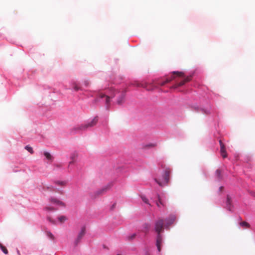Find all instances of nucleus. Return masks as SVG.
I'll return each instance as SVG.
<instances>
[{
  "mask_svg": "<svg viewBox=\"0 0 255 255\" xmlns=\"http://www.w3.org/2000/svg\"><path fill=\"white\" fill-rule=\"evenodd\" d=\"M171 172V170L169 168H166L165 170L163 179H164V183L160 182L157 179H155V181L157 182V183L160 186H163L165 184H167L169 181V176Z\"/></svg>",
  "mask_w": 255,
  "mask_h": 255,
  "instance_id": "nucleus-1",
  "label": "nucleus"
},
{
  "mask_svg": "<svg viewBox=\"0 0 255 255\" xmlns=\"http://www.w3.org/2000/svg\"><path fill=\"white\" fill-rule=\"evenodd\" d=\"M164 221L162 219H158L155 224V231L157 234H160L163 230Z\"/></svg>",
  "mask_w": 255,
  "mask_h": 255,
  "instance_id": "nucleus-2",
  "label": "nucleus"
},
{
  "mask_svg": "<svg viewBox=\"0 0 255 255\" xmlns=\"http://www.w3.org/2000/svg\"><path fill=\"white\" fill-rule=\"evenodd\" d=\"M141 86L142 88L145 89L147 91H153L157 88L156 83H155L154 81L150 83L145 81L144 84Z\"/></svg>",
  "mask_w": 255,
  "mask_h": 255,
  "instance_id": "nucleus-3",
  "label": "nucleus"
},
{
  "mask_svg": "<svg viewBox=\"0 0 255 255\" xmlns=\"http://www.w3.org/2000/svg\"><path fill=\"white\" fill-rule=\"evenodd\" d=\"M85 233H86V229L85 227H83L81 229L80 232L79 233L75 241V245H77L79 243V242H80V241L81 240L82 238L85 235Z\"/></svg>",
  "mask_w": 255,
  "mask_h": 255,
  "instance_id": "nucleus-4",
  "label": "nucleus"
},
{
  "mask_svg": "<svg viewBox=\"0 0 255 255\" xmlns=\"http://www.w3.org/2000/svg\"><path fill=\"white\" fill-rule=\"evenodd\" d=\"M220 145V152L222 156L225 158L227 156V154L226 151L225 146L221 140H219Z\"/></svg>",
  "mask_w": 255,
  "mask_h": 255,
  "instance_id": "nucleus-5",
  "label": "nucleus"
},
{
  "mask_svg": "<svg viewBox=\"0 0 255 255\" xmlns=\"http://www.w3.org/2000/svg\"><path fill=\"white\" fill-rule=\"evenodd\" d=\"M173 75L170 77L167 78L166 80H170V82L174 79L176 77H184V73L182 72L174 71L172 72Z\"/></svg>",
  "mask_w": 255,
  "mask_h": 255,
  "instance_id": "nucleus-6",
  "label": "nucleus"
},
{
  "mask_svg": "<svg viewBox=\"0 0 255 255\" xmlns=\"http://www.w3.org/2000/svg\"><path fill=\"white\" fill-rule=\"evenodd\" d=\"M117 94L119 95L118 99L117 100V104L119 105H121L125 102V93L124 92H117Z\"/></svg>",
  "mask_w": 255,
  "mask_h": 255,
  "instance_id": "nucleus-7",
  "label": "nucleus"
},
{
  "mask_svg": "<svg viewBox=\"0 0 255 255\" xmlns=\"http://www.w3.org/2000/svg\"><path fill=\"white\" fill-rule=\"evenodd\" d=\"M50 202L60 206L65 207L66 206L64 202L55 198H51L50 199Z\"/></svg>",
  "mask_w": 255,
  "mask_h": 255,
  "instance_id": "nucleus-8",
  "label": "nucleus"
},
{
  "mask_svg": "<svg viewBox=\"0 0 255 255\" xmlns=\"http://www.w3.org/2000/svg\"><path fill=\"white\" fill-rule=\"evenodd\" d=\"M98 121V118L97 117H94L90 122H89L86 125L87 128L94 127L96 125Z\"/></svg>",
  "mask_w": 255,
  "mask_h": 255,
  "instance_id": "nucleus-9",
  "label": "nucleus"
},
{
  "mask_svg": "<svg viewBox=\"0 0 255 255\" xmlns=\"http://www.w3.org/2000/svg\"><path fill=\"white\" fill-rule=\"evenodd\" d=\"M175 220V217L174 216H170L167 220H166V224L165 225L166 227H168L169 225H171L173 223Z\"/></svg>",
  "mask_w": 255,
  "mask_h": 255,
  "instance_id": "nucleus-10",
  "label": "nucleus"
},
{
  "mask_svg": "<svg viewBox=\"0 0 255 255\" xmlns=\"http://www.w3.org/2000/svg\"><path fill=\"white\" fill-rule=\"evenodd\" d=\"M99 97L101 99H103L104 98H105V101H106V103L107 105H108L110 103V97L108 96H106L105 95V94L101 93L99 94Z\"/></svg>",
  "mask_w": 255,
  "mask_h": 255,
  "instance_id": "nucleus-11",
  "label": "nucleus"
},
{
  "mask_svg": "<svg viewBox=\"0 0 255 255\" xmlns=\"http://www.w3.org/2000/svg\"><path fill=\"white\" fill-rule=\"evenodd\" d=\"M54 183L59 186L65 187L66 186L67 182L66 181L56 180L54 181Z\"/></svg>",
  "mask_w": 255,
  "mask_h": 255,
  "instance_id": "nucleus-12",
  "label": "nucleus"
},
{
  "mask_svg": "<svg viewBox=\"0 0 255 255\" xmlns=\"http://www.w3.org/2000/svg\"><path fill=\"white\" fill-rule=\"evenodd\" d=\"M157 199H158V201L156 202V205L158 207H160V205L163 206H165V203L162 201V199H161V197L160 196V195L159 194H157Z\"/></svg>",
  "mask_w": 255,
  "mask_h": 255,
  "instance_id": "nucleus-13",
  "label": "nucleus"
},
{
  "mask_svg": "<svg viewBox=\"0 0 255 255\" xmlns=\"http://www.w3.org/2000/svg\"><path fill=\"white\" fill-rule=\"evenodd\" d=\"M150 226L148 224H143L142 232L145 233V234L147 233L150 229Z\"/></svg>",
  "mask_w": 255,
  "mask_h": 255,
  "instance_id": "nucleus-14",
  "label": "nucleus"
},
{
  "mask_svg": "<svg viewBox=\"0 0 255 255\" xmlns=\"http://www.w3.org/2000/svg\"><path fill=\"white\" fill-rule=\"evenodd\" d=\"M226 203H227V207L228 209L229 210L231 211V206H232L231 199L229 196H227Z\"/></svg>",
  "mask_w": 255,
  "mask_h": 255,
  "instance_id": "nucleus-15",
  "label": "nucleus"
},
{
  "mask_svg": "<svg viewBox=\"0 0 255 255\" xmlns=\"http://www.w3.org/2000/svg\"><path fill=\"white\" fill-rule=\"evenodd\" d=\"M162 243V237L160 234H157L156 244L161 245Z\"/></svg>",
  "mask_w": 255,
  "mask_h": 255,
  "instance_id": "nucleus-16",
  "label": "nucleus"
},
{
  "mask_svg": "<svg viewBox=\"0 0 255 255\" xmlns=\"http://www.w3.org/2000/svg\"><path fill=\"white\" fill-rule=\"evenodd\" d=\"M44 155L45 156L47 160L50 161H52L53 160V157L49 152H44Z\"/></svg>",
  "mask_w": 255,
  "mask_h": 255,
  "instance_id": "nucleus-17",
  "label": "nucleus"
},
{
  "mask_svg": "<svg viewBox=\"0 0 255 255\" xmlns=\"http://www.w3.org/2000/svg\"><path fill=\"white\" fill-rule=\"evenodd\" d=\"M156 146V144L154 143H149L147 144L144 145H143V148L144 149H149L150 148H153Z\"/></svg>",
  "mask_w": 255,
  "mask_h": 255,
  "instance_id": "nucleus-18",
  "label": "nucleus"
},
{
  "mask_svg": "<svg viewBox=\"0 0 255 255\" xmlns=\"http://www.w3.org/2000/svg\"><path fill=\"white\" fill-rule=\"evenodd\" d=\"M170 80H166L165 81H164L163 82H157L156 85H160L161 86H164L166 83H168L170 82Z\"/></svg>",
  "mask_w": 255,
  "mask_h": 255,
  "instance_id": "nucleus-19",
  "label": "nucleus"
},
{
  "mask_svg": "<svg viewBox=\"0 0 255 255\" xmlns=\"http://www.w3.org/2000/svg\"><path fill=\"white\" fill-rule=\"evenodd\" d=\"M145 83V81H141V82H135L134 83V85L136 86V87H142V86H141L142 85H143Z\"/></svg>",
  "mask_w": 255,
  "mask_h": 255,
  "instance_id": "nucleus-20",
  "label": "nucleus"
},
{
  "mask_svg": "<svg viewBox=\"0 0 255 255\" xmlns=\"http://www.w3.org/2000/svg\"><path fill=\"white\" fill-rule=\"evenodd\" d=\"M58 219L60 223H63L67 220V218L64 216H61L58 217Z\"/></svg>",
  "mask_w": 255,
  "mask_h": 255,
  "instance_id": "nucleus-21",
  "label": "nucleus"
},
{
  "mask_svg": "<svg viewBox=\"0 0 255 255\" xmlns=\"http://www.w3.org/2000/svg\"><path fill=\"white\" fill-rule=\"evenodd\" d=\"M240 225L241 226H242L243 227H244V228H248L250 227V225L248 223L245 222V221H243L242 222H241L240 223Z\"/></svg>",
  "mask_w": 255,
  "mask_h": 255,
  "instance_id": "nucleus-22",
  "label": "nucleus"
},
{
  "mask_svg": "<svg viewBox=\"0 0 255 255\" xmlns=\"http://www.w3.org/2000/svg\"><path fill=\"white\" fill-rule=\"evenodd\" d=\"M44 188L46 190L49 191H54L55 190V188L52 186H48L45 187Z\"/></svg>",
  "mask_w": 255,
  "mask_h": 255,
  "instance_id": "nucleus-23",
  "label": "nucleus"
},
{
  "mask_svg": "<svg viewBox=\"0 0 255 255\" xmlns=\"http://www.w3.org/2000/svg\"><path fill=\"white\" fill-rule=\"evenodd\" d=\"M0 248L4 254L6 255L8 254V251L5 247L3 246L1 244H0Z\"/></svg>",
  "mask_w": 255,
  "mask_h": 255,
  "instance_id": "nucleus-24",
  "label": "nucleus"
},
{
  "mask_svg": "<svg viewBox=\"0 0 255 255\" xmlns=\"http://www.w3.org/2000/svg\"><path fill=\"white\" fill-rule=\"evenodd\" d=\"M216 175L219 179H221V171L220 169H218L216 171Z\"/></svg>",
  "mask_w": 255,
  "mask_h": 255,
  "instance_id": "nucleus-25",
  "label": "nucleus"
},
{
  "mask_svg": "<svg viewBox=\"0 0 255 255\" xmlns=\"http://www.w3.org/2000/svg\"><path fill=\"white\" fill-rule=\"evenodd\" d=\"M25 149L31 154H32L33 153V150L32 148L29 145L25 146Z\"/></svg>",
  "mask_w": 255,
  "mask_h": 255,
  "instance_id": "nucleus-26",
  "label": "nucleus"
},
{
  "mask_svg": "<svg viewBox=\"0 0 255 255\" xmlns=\"http://www.w3.org/2000/svg\"><path fill=\"white\" fill-rule=\"evenodd\" d=\"M141 199L143 202H144L145 203H146L149 205H150V204L149 203L148 200L146 197H145V196H141Z\"/></svg>",
  "mask_w": 255,
  "mask_h": 255,
  "instance_id": "nucleus-27",
  "label": "nucleus"
},
{
  "mask_svg": "<svg viewBox=\"0 0 255 255\" xmlns=\"http://www.w3.org/2000/svg\"><path fill=\"white\" fill-rule=\"evenodd\" d=\"M73 86L74 89L76 91H77L80 89V87H79L75 83L73 84Z\"/></svg>",
  "mask_w": 255,
  "mask_h": 255,
  "instance_id": "nucleus-28",
  "label": "nucleus"
},
{
  "mask_svg": "<svg viewBox=\"0 0 255 255\" xmlns=\"http://www.w3.org/2000/svg\"><path fill=\"white\" fill-rule=\"evenodd\" d=\"M136 236V235L135 234H133L131 236H128V239L129 240H133L135 238Z\"/></svg>",
  "mask_w": 255,
  "mask_h": 255,
  "instance_id": "nucleus-29",
  "label": "nucleus"
},
{
  "mask_svg": "<svg viewBox=\"0 0 255 255\" xmlns=\"http://www.w3.org/2000/svg\"><path fill=\"white\" fill-rule=\"evenodd\" d=\"M47 235L48 236V237H49L52 240H54V236L50 232H47Z\"/></svg>",
  "mask_w": 255,
  "mask_h": 255,
  "instance_id": "nucleus-30",
  "label": "nucleus"
},
{
  "mask_svg": "<svg viewBox=\"0 0 255 255\" xmlns=\"http://www.w3.org/2000/svg\"><path fill=\"white\" fill-rule=\"evenodd\" d=\"M191 78H192L191 76H188V77H186L184 79V81H185V83L189 82L190 81H191Z\"/></svg>",
  "mask_w": 255,
  "mask_h": 255,
  "instance_id": "nucleus-31",
  "label": "nucleus"
},
{
  "mask_svg": "<svg viewBox=\"0 0 255 255\" xmlns=\"http://www.w3.org/2000/svg\"><path fill=\"white\" fill-rule=\"evenodd\" d=\"M185 83V82L184 81V80H183V81H181L180 82L177 83L178 84V85L179 87H180V86H182L183 85H184Z\"/></svg>",
  "mask_w": 255,
  "mask_h": 255,
  "instance_id": "nucleus-32",
  "label": "nucleus"
},
{
  "mask_svg": "<svg viewBox=\"0 0 255 255\" xmlns=\"http://www.w3.org/2000/svg\"><path fill=\"white\" fill-rule=\"evenodd\" d=\"M45 210L47 211H54V209L53 207H46L45 208Z\"/></svg>",
  "mask_w": 255,
  "mask_h": 255,
  "instance_id": "nucleus-33",
  "label": "nucleus"
},
{
  "mask_svg": "<svg viewBox=\"0 0 255 255\" xmlns=\"http://www.w3.org/2000/svg\"><path fill=\"white\" fill-rule=\"evenodd\" d=\"M156 247L157 248L158 251L159 252H160L161 251V245L156 244Z\"/></svg>",
  "mask_w": 255,
  "mask_h": 255,
  "instance_id": "nucleus-34",
  "label": "nucleus"
},
{
  "mask_svg": "<svg viewBox=\"0 0 255 255\" xmlns=\"http://www.w3.org/2000/svg\"><path fill=\"white\" fill-rule=\"evenodd\" d=\"M76 157H77V154H73V155H71V159L72 160H75V159L76 158Z\"/></svg>",
  "mask_w": 255,
  "mask_h": 255,
  "instance_id": "nucleus-35",
  "label": "nucleus"
},
{
  "mask_svg": "<svg viewBox=\"0 0 255 255\" xmlns=\"http://www.w3.org/2000/svg\"><path fill=\"white\" fill-rule=\"evenodd\" d=\"M62 165L61 164H56L54 165V167L56 168H61L62 167Z\"/></svg>",
  "mask_w": 255,
  "mask_h": 255,
  "instance_id": "nucleus-36",
  "label": "nucleus"
},
{
  "mask_svg": "<svg viewBox=\"0 0 255 255\" xmlns=\"http://www.w3.org/2000/svg\"><path fill=\"white\" fill-rule=\"evenodd\" d=\"M79 131V128H73L72 131L73 133H77Z\"/></svg>",
  "mask_w": 255,
  "mask_h": 255,
  "instance_id": "nucleus-37",
  "label": "nucleus"
},
{
  "mask_svg": "<svg viewBox=\"0 0 255 255\" xmlns=\"http://www.w3.org/2000/svg\"><path fill=\"white\" fill-rule=\"evenodd\" d=\"M48 220L50 222H51L52 224H55V222L54 221H53V220H52L50 217H48Z\"/></svg>",
  "mask_w": 255,
  "mask_h": 255,
  "instance_id": "nucleus-38",
  "label": "nucleus"
},
{
  "mask_svg": "<svg viewBox=\"0 0 255 255\" xmlns=\"http://www.w3.org/2000/svg\"><path fill=\"white\" fill-rule=\"evenodd\" d=\"M179 86L178 85V84H176L175 85H174L171 88H173V89H176L177 88H178Z\"/></svg>",
  "mask_w": 255,
  "mask_h": 255,
  "instance_id": "nucleus-39",
  "label": "nucleus"
},
{
  "mask_svg": "<svg viewBox=\"0 0 255 255\" xmlns=\"http://www.w3.org/2000/svg\"><path fill=\"white\" fill-rule=\"evenodd\" d=\"M75 160H72V161H71L70 162H69V164L70 165V164H73Z\"/></svg>",
  "mask_w": 255,
  "mask_h": 255,
  "instance_id": "nucleus-40",
  "label": "nucleus"
},
{
  "mask_svg": "<svg viewBox=\"0 0 255 255\" xmlns=\"http://www.w3.org/2000/svg\"><path fill=\"white\" fill-rule=\"evenodd\" d=\"M223 188V187H222V186H221V187H220V191H222V190Z\"/></svg>",
  "mask_w": 255,
  "mask_h": 255,
  "instance_id": "nucleus-41",
  "label": "nucleus"
},
{
  "mask_svg": "<svg viewBox=\"0 0 255 255\" xmlns=\"http://www.w3.org/2000/svg\"><path fill=\"white\" fill-rule=\"evenodd\" d=\"M104 190H105V189H103L101 191H100V192L101 193V192H103Z\"/></svg>",
  "mask_w": 255,
  "mask_h": 255,
  "instance_id": "nucleus-42",
  "label": "nucleus"
},
{
  "mask_svg": "<svg viewBox=\"0 0 255 255\" xmlns=\"http://www.w3.org/2000/svg\"><path fill=\"white\" fill-rule=\"evenodd\" d=\"M145 255H149V254L148 252H147V253H146Z\"/></svg>",
  "mask_w": 255,
  "mask_h": 255,
  "instance_id": "nucleus-43",
  "label": "nucleus"
}]
</instances>
